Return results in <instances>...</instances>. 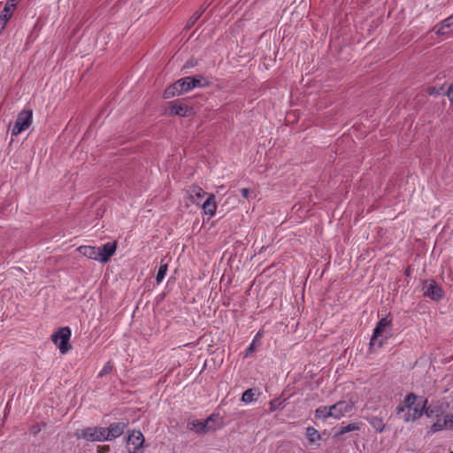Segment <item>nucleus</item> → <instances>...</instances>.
I'll return each mask as SVG.
<instances>
[{
  "label": "nucleus",
  "instance_id": "obj_1",
  "mask_svg": "<svg viewBox=\"0 0 453 453\" xmlns=\"http://www.w3.org/2000/svg\"><path fill=\"white\" fill-rule=\"evenodd\" d=\"M427 400L413 393L406 395L396 407V414L404 423L414 422L424 413L428 418L434 417V409L427 407Z\"/></svg>",
  "mask_w": 453,
  "mask_h": 453
},
{
  "label": "nucleus",
  "instance_id": "obj_2",
  "mask_svg": "<svg viewBox=\"0 0 453 453\" xmlns=\"http://www.w3.org/2000/svg\"><path fill=\"white\" fill-rule=\"evenodd\" d=\"M356 406L352 400H342L330 406H319L315 410V418L326 420L329 418L339 420L351 412Z\"/></svg>",
  "mask_w": 453,
  "mask_h": 453
},
{
  "label": "nucleus",
  "instance_id": "obj_3",
  "mask_svg": "<svg viewBox=\"0 0 453 453\" xmlns=\"http://www.w3.org/2000/svg\"><path fill=\"white\" fill-rule=\"evenodd\" d=\"M392 336L391 320L382 318L377 324L370 342L371 347H381Z\"/></svg>",
  "mask_w": 453,
  "mask_h": 453
},
{
  "label": "nucleus",
  "instance_id": "obj_4",
  "mask_svg": "<svg viewBox=\"0 0 453 453\" xmlns=\"http://www.w3.org/2000/svg\"><path fill=\"white\" fill-rule=\"evenodd\" d=\"M71 330L67 326L60 327L55 334H52L51 340L58 347L61 354H66L71 349L70 338Z\"/></svg>",
  "mask_w": 453,
  "mask_h": 453
},
{
  "label": "nucleus",
  "instance_id": "obj_5",
  "mask_svg": "<svg viewBox=\"0 0 453 453\" xmlns=\"http://www.w3.org/2000/svg\"><path fill=\"white\" fill-rule=\"evenodd\" d=\"M189 76L178 80L164 91L165 98H171L192 90Z\"/></svg>",
  "mask_w": 453,
  "mask_h": 453
},
{
  "label": "nucleus",
  "instance_id": "obj_6",
  "mask_svg": "<svg viewBox=\"0 0 453 453\" xmlns=\"http://www.w3.org/2000/svg\"><path fill=\"white\" fill-rule=\"evenodd\" d=\"M32 118L33 113L31 110H24L20 111L12 129V134L16 136L27 129L32 123Z\"/></svg>",
  "mask_w": 453,
  "mask_h": 453
},
{
  "label": "nucleus",
  "instance_id": "obj_7",
  "mask_svg": "<svg viewBox=\"0 0 453 453\" xmlns=\"http://www.w3.org/2000/svg\"><path fill=\"white\" fill-rule=\"evenodd\" d=\"M128 453H139L144 443V436L138 430L129 432L126 440Z\"/></svg>",
  "mask_w": 453,
  "mask_h": 453
},
{
  "label": "nucleus",
  "instance_id": "obj_8",
  "mask_svg": "<svg viewBox=\"0 0 453 453\" xmlns=\"http://www.w3.org/2000/svg\"><path fill=\"white\" fill-rule=\"evenodd\" d=\"M422 290L425 296L434 301L441 300L444 295L442 288L434 280H425L422 284Z\"/></svg>",
  "mask_w": 453,
  "mask_h": 453
},
{
  "label": "nucleus",
  "instance_id": "obj_9",
  "mask_svg": "<svg viewBox=\"0 0 453 453\" xmlns=\"http://www.w3.org/2000/svg\"><path fill=\"white\" fill-rule=\"evenodd\" d=\"M434 417L436 419L430 427L431 433H436L442 430H453V413L441 417L435 411Z\"/></svg>",
  "mask_w": 453,
  "mask_h": 453
},
{
  "label": "nucleus",
  "instance_id": "obj_10",
  "mask_svg": "<svg viewBox=\"0 0 453 453\" xmlns=\"http://www.w3.org/2000/svg\"><path fill=\"white\" fill-rule=\"evenodd\" d=\"M80 437L89 441H106L105 428L104 427H88L81 432Z\"/></svg>",
  "mask_w": 453,
  "mask_h": 453
},
{
  "label": "nucleus",
  "instance_id": "obj_11",
  "mask_svg": "<svg viewBox=\"0 0 453 453\" xmlns=\"http://www.w3.org/2000/svg\"><path fill=\"white\" fill-rule=\"evenodd\" d=\"M170 115L186 117L193 113V109L188 107L186 104L180 101H173L169 104L167 108Z\"/></svg>",
  "mask_w": 453,
  "mask_h": 453
},
{
  "label": "nucleus",
  "instance_id": "obj_12",
  "mask_svg": "<svg viewBox=\"0 0 453 453\" xmlns=\"http://www.w3.org/2000/svg\"><path fill=\"white\" fill-rule=\"evenodd\" d=\"M18 4V0H8L2 11V14L0 16V31H3L7 24V22L12 18L16 6Z\"/></svg>",
  "mask_w": 453,
  "mask_h": 453
},
{
  "label": "nucleus",
  "instance_id": "obj_13",
  "mask_svg": "<svg viewBox=\"0 0 453 453\" xmlns=\"http://www.w3.org/2000/svg\"><path fill=\"white\" fill-rule=\"evenodd\" d=\"M99 250L100 263H107L110 258L115 254L117 250L116 242H109L103 246L97 247Z\"/></svg>",
  "mask_w": 453,
  "mask_h": 453
},
{
  "label": "nucleus",
  "instance_id": "obj_14",
  "mask_svg": "<svg viewBox=\"0 0 453 453\" xmlns=\"http://www.w3.org/2000/svg\"><path fill=\"white\" fill-rule=\"evenodd\" d=\"M126 428V424L124 423H113L108 428H105V437H107L106 441H112L119 437Z\"/></svg>",
  "mask_w": 453,
  "mask_h": 453
},
{
  "label": "nucleus",
  "instance_id": "obj_15",
  "mask_svg": "<svg viewBox=\"0 0 453 453\" xmlns=\"http://www.w3.org/2000/svg\"><path fill=\"white\" fill-rule=\"evenodd\" d=\"M365 427V424L362 421L357 422H351L347 424L346 426H341L334 434V437H341L342 435L355 432V431H360Z\"/></svg>",
  "mask_w": 453,
  "mask_h": 453
},
{
  "label": "nucleus",
  "instance_id": "obj_16",
  "mask_svg": "<svg viewBox=\"0 0 453 453\" xmlns=\"http://www.w3.org/2000/svg\"><path fill=\"white\" fill-rule=\"evenodd\" d=\"M202 208L206 215L213 217L216 214L217 210L215 195L210 194L202 204Z\"/></svg>",
  "mask_w": 453,
  "mask_h": 453
},
{
  "label": "nucleus",
  "instance_id": "obj_17",
  "mask_svg": "<svg viewBox=\"0 0 453 453\" xmlns=\"http://www.w3.org/2000/svg\"><path fill=\"white\" fill-rule=\"evenodd\" d=\"M78 251L84 257L100 262L99 250L95 246H81Z\"/></svg>",
  "mask_w": 453,
  "mask_h": 453
},
{
  "label": "nucleus",
  "instance_id": "obj_18",
  "mask_svg": "<svg viewBox=\"0 0 453 453\" xmlns=\"http://www.w3.org/2000/svg\"><path fill=\"white\" fill-rule=\"evenodd\" d=\"M453 30V16L448 17L443 19L439 25L434 27L435 34L445 35Z\"/></svg>",
  "mask_w": 453,
  "mask_h": 453
},
{
  "label": "nucleus",
  "instance_id": "obj_19",
  "mask_svg": "<svg viewBox=\"0 0 453 453\" xmlns=\"http://www.w3.org/2000/svg\"><path fill=\"white\" fill-rule=\"evenodd\" d=\"M206 195L203 189L198 186H192L188 190V197L192 203L199 204L201 199Z\"/></svg>",
  "mask_w": 453,
  "mask_h": 453
},
{
  "label": "nucleus",
  "instance_id": "obj_20",
  "mask_svg": "<svg viewBox=\"0 0 453 453\" xmlns=\"http://www.w3.org/2000/svg\"><path fill=\"white\" fill-rule=\"evenodd\" d=\"M366 420L377 433H382L385 429L383 418L378 416H369Z\"/></svg>",
  "mask_w": 453,
  "mask_h": 453
},
{
  "label": "nucleus",
  "instance_id": "obj_21",
  "mask_svg": "<svg viewBox=\"0 0 453 453\" xmlns=\"http://www.w3.org/2000/svg\"><path fill=\"white\" fill-rule=\"evenodd\" d=\"M211 420V417H209L204 422L200 420H194L188 424V427L195 430L196 433H204L209 421Z\"/></svg>",
  "mask_w": 453,
  "mask_h": 453
},
{
  "label": "nucleus",
  "instance_id": "obj_22",
  "mask_svg": "<svg viewBox=\"0 0 453 453\" xmlns=\"http://www.w3.org/2000/svg\"><path fill=\"white\" fill-rule=\"evenodd\" d=\"M258 395L259 393L257 389L250 388L242 394L241 400L244 403L250 404L257 400Z\"/></svg>",
  "mask_w": 453,
  "mask_h": 453
},
{
  "label": "nucleus",
  "instance_id": "obj_23",
  "mask_svg": "<svg viewBox=\"0 0 453 453\" xmlns=\"http://www.w3.org/2000/svg\"><path fill=\"white\" fill-rule=\"evenodd\" d=\"M188 81L191 82L192 89L196 88H203V87L209 86V81L204 77H203L201 75H197L195 77L189 76Z\"/></svg>",
  "mask_w": 453,
  "mask_h": 453
},
{
  "label": "nucleus",
  "instance_id": "obj_24",
  "mask_svg": "<svg viewBox=\"0 0 453 453\" xmlns=\"http://www.w3.org/2000/svg\"><path fill=\"white\" fill-rule=\"evenodd\" d=\"M306 437L311 444L321 439V435L319 433V431L312 426H309L306 428Z\"/></svg>",
  "mask_w": 453,
  "mask_h": 453
},
{
  "label": "nucleus",
  "instance_id": "obj_25",
  "mask_svg": "<svg viewBox=\"0 0 453 453\" xmlns=\"http://www.w3.org/2000/svg\"><path fill=\"white\" fill-rule=\"evenodd\" d=\"M167 270H168L167 264H162L160 265L158 272L157 273V276H156V280L157 283H160L164 280V278L166 275Z\"/></svg>",
  "mask_w": 453,
  "mask_h": 453
},
{
  "label": "nucleus",
  "instance_id": "obj_26",
  "mask_svg": "<svg viewBox=\"0 0 453 453\" xmlns=\"http://www.w3.org/2000/svg\"><path fill=\"white\" fill-rule=\"evenodd\" d=\"M112 370V366L111 365V364L108 362L104 365V366L102 368V370L99 372V374L98 376L102 377L105 374H108L111 372Z\"/></svg>",
  "mask_w": 453,
  "mask_h": 453
},
{
  "label": "nucleus",
  "instance_id": "obj_27",
  "mask_svg": "<svg viewBox=\"0 0 453 453\" xmlns=\"http://www.w3.org/2000/svg\"><path fill=\"white\" fill-rule=\"evenodd\" d=\"M447 96L449 99V101L453 102V85L449 86V88H448Z\"/></svg>",
  "mask_w": 453,
  "mask_h": 453
},
{
  "label": "nucleus",
  "instance_id": "obj_28",
  "mask_svg": "<svg viewBox=\"0 0 453 453\" xmlns=\"http://www.w3.org/2000/svg\"><path fill=\"white\" fill-rule=\"evenodd\" d=\"M241 193L244 198L248 199L250 197V191L249 188H242Z\"/></svg>",
  "mask_w": 453,
  "mask_h": 453
},
{
  "label": "nucleus",
  "instance_id": "obj_29",
  "mask_svg": "<svg viewBox=\"0 0 453 453\" xmlns=\"http://www.w3.org/2000/svg\"><path fill=\"white\" fill-rule=\"evenodd\" d=\"M253 349H254V342L247 349L245 356L247 357L250 352L253 351Z\"/></svg>",
  "mask_w": 453,
  "mask_h": 453
},
{
  "label": "nucleus",
  "instance_id": "obj_30",
  "mask_svg": "<svg viewBox=\"0 0 453 453\" xmlns=\"http://www.w3.org/2000/svg\"><path fill=\"white\" fill-rule=\"evenodd\" d=\"M270 410H271L272 411H273L275 410V409H274V405H273V403H271Z\"/></svg>",
  "mask_w": 453,
  "mask_h": 453
},
{
  "label": "nucleus",
  "instance_id": "obj_31",
  "mask_svg": "<svg viewBox=\"0 0 453 453\" xmlns=\"http://www.w3.org/2000/svg\"><path fill=\"white\" fill-rule=\"evenodd\" d=\"M104 449H109V446H104Z\"/></svg>",
  "mask_w": 453,
  "mask_h": 453
},
{
  "label": "nucleus",
  "instance_id": "obj_32",
  "mask_svg": "<svg viewBox=\"0 0 453 453\" xmlns=\"http://www.w3.org/2000/svg\"><path fill=\"white\" fill-rule=\"evenodd\" d=\"M449 453H453V451L449 452Z\"/></svg>",
  "mask_w": 453,
  "mask_h": 453
}]
</instances>
